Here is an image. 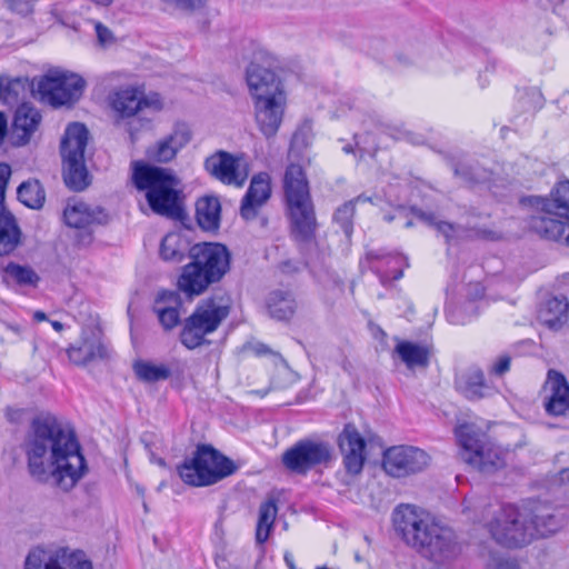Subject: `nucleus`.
Masks as SVG:
<instances>
[{
  "label": "nucleus",
  "mask_w": 569,
  "mask_h": 569,
  "mask_svg": "<svg viewBox=\"0 0 569 569\" xmlns=\"http://www.w3.org/2000/svg\"><path fill=\"white\" fill-rule=\"evenodd\" d=\"M23 448L28 472L39 483L51 478L56 487L68 492L88 472L76 432L64 429L51 415L32 419Z\"/></svg>",
  "instance_id": "1"
},
{
  "label": "nucleus",
  "mask_w": 569,
  "mask_h": 569,
  "mask_svg": "<svg viewBox=\"0 0 569 569\" xmlns=\"http://www.w3.org/2000/svg\"><path fill=\"white\" fill-rule=\"evenodd\" d=\"M392 520L395 530L401 539L426 558L442 561L455 557L459 551L455 532L430 520L413 506H398Z\"/></svg>",
  "instance_id": "2"
},
{
  "label": "nucleus",
  "mask_w": 569,
  "mask_h": 569,
  "mask_svg": "<svg viewBox=\"0 0 569 569\" xmlns=\"http://www.w3.org/2000/svg\"><path fill=\"white\" fill-rule=\"evenodd\" d=\"M131 180L138 191L144 192L147 203L156 214L182 220L186 217L181 180L172 169L142 160L131 163Z\"/></svg>",
  "instance_id": "3"
},
{
  "label": "nucleus",
  "mask_w": 569,
  "mask_h": 569,
  "mask_svg": "<svg viewBox=\"0 0 569 569\" xmlns=\"http://www.w3.org/2000/svg\"><path fill=\"white\" fill-rule=\"evenodd\" d=\"M190 262L183 266L178 288L188 298L206 292L230 272L232 254L220 242H198L189 248Z\"/></svg>",
  "instance_id": "4"
},
{
  "label": "nucleus",
  "mask_w": 569,
  "mask_h": 569,
  "mask_svg": "<svg viewBox=\"0 0 569 569\" xmlns=\"http://www.w3.org/2000/svg\"><path fill=\"white\" fill-rule=\"evenodd\" d=\"M283 200L290 236L299 244L315 240L318 228L309 182L300 164L291 163L283 176Z\"/></svg>",
  "instance_id": "5"
},
{
  "label": "nucleus",
  "mask_w": 569,
  "mask_h": 569,
  "mask_svg": "<svg viewBox=\"0 0 569 569\" xmlns=\"http://www.w3.org/2000/svg\"><path fill=\"white\" fill-rule=\"evenodd\" d=\"M520 204L530 211L527 217L528 228L541 238L559 240L569 227V181L558 182L550 192V198L527 196ZM569 246V232L566 237Z\"/></svg>",
  "instance_id": "6"
},
{
  "label": "nucleus",
  "mask_w": 569,
  "mask_h": 569,
  "mask_svg": "<svg viewBox=\"0 0 569 569\" xmlns=\"http://www.w3.org/2000/svg\"><path fill=\"white\" fill-rule=\"evenodd\" d=\"M238 466L211 445H198L192 457L177 466L180 479L191 487H208L233 475Z\"/></svg>",
  "instance_id": "7"
},
{
  "label": "nucleus",
  "mask_w": 569,
  "mask_h": 569,
  "mask_svg": "<svg viewBox=\"0 0 569 569\" xmlns=\"http://www.w3.org/2000/svg\"><path fill=\"white\" fill-rule=\"evenodd\" d=\"M88 139L87 127L81 122H71L67 126L60 143L63 181L76 192L83 191L91 183V176L84 162Z\"/></svg>",
  "instance_id": "8"
},
{
  "label": "nucleus",
  "mask_w": 569,
  "mask_h": 569,
  "mask_svg": "<svg viewBox=\"0 0 569 569\" xmlns=\"http://www.w3.org/2000/svg\"><path fill=\"white\" fill-rule=\"evenodd\" d=\"M456 437L461 448V459L481 473L490 475L506 466V452L476 426H459Z\"/></svg>",
  "instance_id": "9"
},
{
  "label": "nucleus",
  "mask_w": 569,
  "mask_h": 569,
  "mask_svg": "<svg viewBox=\"0 0 569 569\" xmlns=\"http://www.w3.org/2000/svg\"><path fill=\"white\" fill-rule=\"evenodd\" d=\"M229 313L230 306L219 303L216 297L201 300L184 320L180 342L189 350L209 345L206 336L214 332Z\"/></svg>",
  "instance_id": "10"
},
{
  "label": "nucleus",
  "mask_w": 569,
  "mask_h": 569,
  "mask_svg": "<svg viewBox=\"0 0 569 569\" xmlns=\"http://www.w3.org/2000/svg\"><path fill=\"white\" fill-rule=\"evenodd\" d=\"M488 528L497 543L507 548H520L535 539L530 515L522 513L512 505L502 506Z\"/></svg>",
  "instance_id": "11"
},
{
  "label": "nucleus",
  "mask_w": 569,
  "mask_h": 569,
  "mask_svg": "<svg viewBox=\"0 0 569 569\" xmlns=\"http://www.w3.org/2000/svg\"><path fill=\"white\" fill-rule=\"evenodd\" d=\"M335 459L333 448L328 441L305 438L282 453V465L291 473L306 476L317 468H328Z\"/></svg>",
  "instance_id": "12"
},
{
  "label": "nucleus",
  "mask_w": 569,
  "mask_h": 569,
  "mask_svg": "<svg viewBox=\"0 0 569 569\" xmlns=\"http://www.w3.org/2000/svg\"><path fill=\"white\" fill-rule=\"evenodd\" d=\"M84 79L72 72L54 69L37 82V93L52 107L72 106L82 96Z\"/></svg>",
  "instance_id": "13"
},
{
  "label": "nucleus",
  "mask_w": 569,
  "mask_h": 569,
  "mask_svg": "<svg viewBox=\"0 0 569 569\" xmlns=\"http://www.w3.org/2000/svg\"><path fill=\"white\" fill-rule=\"evenodd\" d=\"M277 59L263 48L253 52L246 69V81L252 99L281 93V81L272 68Z\"/></svg>",
  "instance_id": "14"
},
{
  "label": "nucleus",
  "mask_w": 569,
  "mask_h": 569,
  "mask_svg": "<svg viewBox=\"0 0 569 569\" xmlns=\"http://www.w3.org/2000/svg\"><path fill=\"white\" fill-rule=\"evenodd\" d=\"M66 352L71 363L86 367L96 361L108 360L111 350L100 323L89 322L81 328L78 341L70 345Z\"/></svg>",
  "instance_id": "15"
},
{
  "label": "nucleus",
  "mask_w": 569,
  "mask_h": 569,
  "mask_svg": "<svg viewBox=\"0 0 569 569\" xmlns=\"http://www.w3.org/2000/svg\"><path fill=\"white\" fill-rule=\"evenodd\" d=\"M23 569H93L92 562L82 550L61 548L48 553L34 548L26 557Z\"/></svg>",
  "instance_id": "16"
},
{
  "label": "nucleus",
  "mask_w": 569,
  "mask_h": 569,
  "mask_svg": "<svg viewBox=\"0 0 569 569\" xmlns=\"http://www.w3.org/2000/svg\"><path fill=\"white\" fill-rule=\"evenodd\" d=\"M429 461V455L420 448L396 446L385 451L382 466L387 473L400 478L422 471Z\"/></svg>",
  "instance_id": "17"
},
{
  "label": "nucleus",
  "mask_w": 569,
  "mask_h": 569,
  "mask_svg": "<svg viewBox=\"0 0 569 569\" xmlns=\"http://www.w3.org/2000/svg\"><path fill=\"white\" fill-rule=\"evenodd\" d=\"M11 177L8 163L0 162V256H9L21 243L22 232L16 217L6 208V190Z\"/></svg>",
  "instance_id": "18"
},
{
  "label": "nucleus",
  "mask_w": 569,
  "mask_h": 569,
  "mask_svg": "<svg viewBox=\"0 0 569 569\" xmlns=\"http://www.w3.org/2000/svg\"><path fill=\"white\" fill-rule=\"evenodd\" d=\"M338 447L346 471L352 476L359 475L366 461L367 443L355 425H345L338 436Z\"/></svg>",
  "instance_id": "19"
},
{
  "label": "nucleus",
  "mask_w": 569,
  "mask_h": 569,
  "mask_svg": "<svg viewBox=\"0 0 569 569\" xmlns=\"http://www.w3.org/2000/svg\"><path fill=\"white\" fill-rule=\"evenodd\" d=\"M284 104L283 92L253 99L256 122L267 139L277 134L282 122Z\"/></svg>",
  "instance_id": "20"
},
{
  "label": "nucleus",
  "mask_w": 569,
  "mask_h": 569,
  "mask_svg": "<svg viewBox=\"0 0 569 569\" xmlns=\"http://www.w3.org/2000/svg\"><path fill=\"white\" fill-rule=\"evenodd\" d=\"M204 169L226 184L242 187L248 178L246 168L231 153L220 150L204 160Z\"/></svg>",
  "instance_id": "21"
},
{
  "label": "nucleus",
  "mask_w": 569,
  "mask_h": 569,
  "mask_svg": "<svg viewBox=\"0 0 569 569\" xmlns=\"http://www.w3.org/2000/svg\"><path fill=\"white\" fill-rule=\"evenodd\" d=\"M190 140L191 132L187 124L178 123L170 134L147 149L146 157L152 162L167 163L174 159L178 151Z\"/></svg>",
  "instance_id": "22"
},
{
  "label": "nucleus",
  "mask_w": 569,
  "mask_h": 569,
  "mask_svg": "<svg viewBox=\"0 0 569 569\" xmlns=\"http://www.w3.org/2000/svg\"><path fill=\"white\" fill-rule=\"evenodd\" d=\"M535 539L546 538L559 531L568 521L563 507H553L547 503L537 505L530 513Z\"/></svg>",
  "instance_id": "23"
},
{
  "label": "nucleus",
  "mask_w": 569,
  "mask_h": 569,
  "mask_svg": "<svg viewBox=\"0 0 569 569\" xmlns=\"http://www.w3.org/2000/svg\"><path fill=\"white\" fill-rule=\"evenodd\" d=\"M367 258L373 263L371 269L377 273L383 286L401 279L405 268L409 266L407 257L401 253H386L377 250L369 251Z\"/></svg>",
  "instance_id": "24"
},
{
  "label": "nucleus",
  "mask_w": 569,
  "mask_h": 569,
  "mask_svg": "<svg viewBox=\"0 0 569 569\" xmlns=\"http://www.w3.org/2000/svg\"><path fill=\"white\" fill-rule=\"evenodd\" d=\"M64 222L76 229H88L91 226H106L110 216L101 206L84 202L68 204L63 211Z\"/></svg>",
  "instance_id": "25"
},
{
  "label": "nucleus",
  "mask_w": 569,
  "mask_h": 569,
  "mask_svg": "<svg viewBox=\"0 0 569 569\" xmlns=\"http://www.w3.org/2000/svg\"><path fill=\"white\" fill-rule=\"evenodd\" d=\"M271 194L270 178L266 172L252 177L250 186L241 200L240 216L250 221L257 217L258 208L262 206Z\"/></svg>",
  "instance_id": "26"
},
{
  "label": "nucleus",
  "mask_w": 569,
  "mask_h": 569,
  "mask_svg": "<svg viewBox=\"0 0 569 569\" xmlns=\"http://www.w3.org/2000/svg\"><path fill=\"white\" fill-rule=\"evenodd\" d=\"M455 389L466 399L475 401L489 397L491 387L486 382L483 371L478 367L457 372L453 381Z\"/></svg>",
  "instance_id": "27"
},
{
  "label": "nucleus",
  "mask_w": 569,
  "mask_h": 569,
  "mask_svg": "<svg viewBox=\"0 0 569 569\" xmlns=\"http://www.w3.org/2000/svg\"><path fill=\"white\" fill-rule=\"evenodd\" d=\"M547 386L550 396L545 402V409L550 416L569 415V383L566 377L556 370L548 371Z\"/></svg>",
  "instance_id": "28"
},
{
  "label": "nucleus",
  "mask_w": 569,
  "mask_h": 569,
  "mask_svg": "<svg viewBox=\"0 0 569 569\" xmlns=\"http://www.w3.org/2000/svg\"><path fill=\"white\" fill-rule=\"evenodd\" d=\"M42 116L40 111L29 102H22L14 111L12 129L18 133L17 146L27 144L37 131Z\"/></svg>",
  "instance_id": "29"
},
{
  "label": "nucleus",
  "mask_w": 569,
  "mask_h": 569,
  "mask_svg": "<svg viewBox=\"0 0 569 569\" xmlns=\"http://www.w3.org/2000/svg\"><path fill=\"white\" fill-rule=\"evenodd\" d=\"M264 308L271 319L289 322L297 311L298 303L292 291L274 289L266 296Z\"/></svg>",
  "instance_id": "30"
},
{
  "label": "nucleus",
  "mask_w": 569,
  "mask_h": 569,
  "mask_svg": "<svg viewBox=\"0 0 569 569\" xmlns=\"http://www.w3.org/2000/svg\"><path fill=\"white\" fill-rule=\"evenodd\" d=\"M568 312V299L565 296H555L540 305L538 318L549 329L558 330L567 322Z\"/></svg>",
  "instance_id": "31"
},
{
  "label": "nucleus",
  "mask_w": 569,
  "mask_h": 569,
  "mask_svg": "<svg viewBox=\"0 0 569 569\" xmlns=\"http://www.w3.org/2000/svg\"><path fill=\"white\" fill-rule=\"evenodd\" d=\"M132 368L137 379L146 383L167 380L173 375H177L178 377L183 375V368H180L178 362L170 365H156L146 360H137Z\"/></svg>",
  "instance_id": "32"
},
{
  "label": "nucleus",
  "mask_w": 569,
  "mask_h": 569,
  "mask_svg": "<svg viewBox=\"0 0 569 569\" xmlns=\"http://www.w3.org/2000/svg\"><path fill=\"white\" fill-rule=\"evenodd\" d=\"M452 170L462 183L471 188L488 183L492 176L490 170L473 159H462L453 162Z\"/></svg>",
  "instance_id": "33"
},
{
  "label": "nucleus",
  "mask_w": 569,
  "mask_h": 569,
  "mask_svg": "<svg viewBox=\"0 0 569 569\" xmlns=\"http://www.w3.org/2000/svg\"><path fill=\"white\" fill-rule=\"evenodd\" d=\"M395 352L410 370L429 367L431 349L427 346L405 340L397 343Z\"/></svg>",
  "instance_id": "34"
},
{
  "label": "nucleus",
  "mask_w": 569,
  "mask_h": 569,
  "mask_svg": "<svg viewBox=\"0 0 569 569\" xmlns=\"http://www.w3.org/2000/svg\"><path fill=\"white\" fill-rule=\"evenodd\" d=\"M28 91L37 93V86L34 87V83L30 82L27 77H0V102L3 104H17Z\"/></svg>",
  "instance_id": "35"
},
{
  "label": "nucleus",
  "mask_w": 569,
  "mask_h": 569,
  "mask_svg": "<svg viewBox=\"0 0 569 569\" xmlns=\"http://www.w3.org/2000/svg\"><path fill=\"white\" fill-rule=\"evenodd\" d=\"M221 204L216 196H204L196 202V219L202 230L213 231L220 226Z\"/></svg>",
  "instance_id": "36"
},
{
  "label": "nucleus",
  "mask_w": 569,
  "mask_h": 569,
  "mask_svg": "<svg viewBox=\"0 0 569 569\" xmlns=\"http://www.w3.org/2000/svg\"><path fill=\"white\" fill-rule=\"evenodd\" d=\"M110 104L121 119L131 118L141 111V92L131 87L121 89L113 94Z\"/></svg>",
  "instance_id": "37"
},
{
  "label": "nucleus",
  "mask_w": 569,
  "mask_h": 569,
  "mask_svg": "<svg viewBox=\"0 0 569 569\" xmlns=\"http://www.w3.org/2000/svg\"><path fill=\"white\" fill-rule=\"evenodd\" d=\"M1 273L3 282L7 284L14 283L19 287L37 288L41 280L40 276L30 266H22L12 261L2 268Z\"/></svg>",
  "instance_id": "38"
},
{
  "label": "nucleus",
  "mask_w": 569,
  "mask_h": 569,
  "mask_svg": "<svg viewBox=\"0 0 569 569\" xmlns=\"http://www.w3.org/2000/svg\"><path fill=\"white\" fill-rule=\"evenodd\" d=\"M278 513V507L274 499H268L259 507V516L256 528V541L263 545L273 528V523Z\"/></svg>",
  "instance_id": "39"
},
{
  "label": "nucleus",
  "mask_w": 569,
  "mask_h": 569,
  "mask_svg": "<svg viewBox=\"0 0 569 569\" xmlns=\"http://www.w3.org/2000/svg\"><path fill=\"white\" fill-rule=\"evenodd\" d=\"M17 197L26 207L37 210L43 207L46 191L39 180L30 179L18 187Z\"/></svg>",
  "instance_id": "40"
},
{
  "label": "nucleus",
  "mask_w": 569,
  "mask_h": 569,
  "mask_svg": "<svg viewBox=\"0 0 569 569\" xmlns=\"http://www.w3.org/2000/svg\"><path fill=\"white\" fill-rule=\"evenodd\" d=\"M410 211L426 224L436 228V230L442 234L447 242H450L456 233L460 230L459 224H455L448 221H438L435 213L426 212L419 208L411 207Z\"/></svg>",
  "instance_id": "41"
},
{
  "label": "nucleus",
  "mask_w": 569,
  "mask_h": 569,
  "mask_svg": "<svg viewBox=\"0 0 569 569\" xmlns=\"http://www.w3.org/2000/svg\"><path fill=\"white\" fill-rule=\"evenodd\" d=\"M361 197H356L346 201L333 213V222L340 227L345 236L350 239L353 232V217L356 212V204Z\"/></svg>",
  "instance_id": "42"
},
{
  "label": "nucleus",
  "mask_w": 569,
  "mask_h": 569,
  "mask_svg": "<svg viewBox=\"0 0 569 569\" xmlns=\"http://www.w3.org/2000/svg\"><path fill=\"white\" fill-rule=\"evenodd\" d=\"M479 315V305L476 300H466L459 306L446 310L447 320L452 325L463 326Z\"/></svg>",
  "instance_id": "43"
},
{
  "label": "nucleus",
  "mask_w": 569,
  "mask_h": 569,
  "mask_svg": "<svg viewBox=\"0 0 569 569\" xmlns=\"http://www.w3.org/2000/svg\"><path fill=\"white\" fill-rule=\"evenodd\" d=\"M181 243L182 240L178 233H168L160 243V257L164 261H181L184 258V249Z\"/></svg>",
  "instance_id": "44"
},
{
  "label": "nucleus",
  "mask_w": 569,
  "mask_h": 569,
  "mask_svg": "<svg viewBox=\"0 0 569 569\" xmlns=\"http://www.w3.org/2000/svg\"><path fill=\"white\" fill-rule=\"evenodd\" d=\"M312 141V122L306 120L299 126L291 138V148L302 150Z\"/></svg>",
  "instance_id": "45"
},
{
  "label": "nucleus",
  "mask_w": 569,
  "mask_h": 569,
  "mask_svg": "<svg viewBox=\"0 0 569 569\" xmlns=\"http://www.w3.org/2000/svg\"><path fill=\"white\" fill-rule=\"evenodd\" d=\"M154 311L158 315V319L166 330L174 328L179 323V311L174 307H157Z\"/></svg>",
  "instance_id": "46"
},
{
  "label": "nucleus",
  "mask_w": 569,
  "mask_h": 569,
  "mask_svg": "<svg viewBox=\"0 0 569 569\" xmlns=\"http://www.w3.org/2000/svg\"><path fill=\"white\" fill-rule=\"evenodd\" d=\"M163 3L172 6L173 8L184 11L193 12L203 8L208 0H161Z\"/></svg>",
  "instance_id": "47"
},
{
  "label": "nucleus",
  "mask_w": 569,
  "mask_h": 569,
  "mask_svg": "<svg viewBox=\"0 0 569 569\" xmlns=\"http://www.w3.org/2000/svg\"><path fill=\"white\" fill-rule=\"evenodd\" d=\"M34 0H6L8 8L21 16H27L33 10Z\"/></svg>",
  "instance_id": "48"
},
{
  "label": "nucleus",
  "mask_w": 569,
  "mask_h": 569,
  "mask_svg": "<svg viewBox=\"0 0 569 569\" xmlns=\"http://www.w3.org/2000/svg\"><path fill=\"white\" fill-rule=\"evenodd\" d=\"M418 63L415 54L409 52H398L395 54V68H407Z\"/></svg>",
  "instance_id": "49"
},
{
  "label": "nucleus",
  "mask_w": 569,
  "mask_h": 569,
  "mask_svg": "<svg viewBox=\"0 0 569 569\" xmlns=\"http://www.w3.org/2000/svg\"><path fill=\"white\" fill-rule=\"evenodd\" d=\"M94 29H96L97 38H98V41L100 44L106 46L113 41V34H112L111 30L108 27H106L103 23H101L99 21L96 22Z\"/></svg>",
  "instance_id": "50"
},
{
  "label": "nucleus",
  "mask_w": 569,
  "mask_h": 569,
  "mask_svg": "<svg viewBox=\"0 0 569 569\" xmlns=\"http://www.w3.org/2000/svg\"><path fill=\"white\" fill-rule=\"evenodd\" d=\"M511 358L508 355H502L492 366L491 372L496 376H502L510 369Z\"/></svg>",
  "instance_id": "51"
},
{
  "label": "nucleus",
  "mask_w": 569,
  "mask_h": 569,
  "mask_svg": "<svg viewBox=\"0 0 569 569\" xmlns=\"http://www.w3.org/2000/svg\"><path fill=\"white\" fill-rule=\"evenodd\" d=\"M144 108H150V109H153L156 111L161 110L162 109V101H161L160 97L158 94H153V96H150V97H144L141 93V110H143Z\"/></svg>",
  "instance_id": "52"
},
{
  "label": "nucleus",
  "mask_w": 569,
  "mask_h": 569,
  "mask_svg": "<svg viewBox=\"0 0 569 569\" xmlns=\"http://www.w3.org/2000/svg\"><path fill=\"white\" fill-rule=\"evenodd\" d=\"M492 569H520L518 562L510 558H493Z\"/></svg>",
  "instance_id": "53"
},
{
  "label": "nucleus",
  "mask_w": 569,
  "mask_h": 569,
  "mask_svg": "<svg viewBox=\"0 0 569 569\" xmlns=\"http://www.w3.org/2000/svg\"><path fill=\"white\" fill-rule=\"evenodd\" d=\"M475 233L478 238L485 240L497 241L501 239V234L499 232L486 228H479Z\"/></svg>",
  "instance_id": "54"
},
{
  "label": "nucleus",
  "mask_w": 569,
  "mask_h": 569,
  "mask_svg": "<svg viewBox=\"0 0 569 569\" xmlns=\"http://www.w3.org/2000/svg\"><path fill=\"white\" fill-rule=\"evenodd\" d=\"M342 103L345 106H347L348 109H350V110H352V109L363 110L366 107L365 99L360 98V97H353L352 99L349 97H346L345 100L342 101Z\"/></svg>",
  "instance_id": "55"
},
{
  "label": "nucleus",
  "mask_w": 569,
  "mask_h": 569,
  "mask_svg": "<svg viewBox=\"0 0 569 569\" xmlns=\"http://www.w3.org/2000/svg\"><path fill=\"white\" fill-rule=\"evenodd\" d=\"M8 133V118L4 112L0 111V147L3 144Z\"/></svg>",
  "instance_id": "56"
},
{
  "label": "nucleus",
  "mask_w": 569,
  "mask_h": 569,
  "mask_svg": "<svg viewBox=\"0 0 569 569\" xmlns=\"http://www.w3.org/2000/svg\"><path fill=\"white\" fill-rule=\"evenodd\" d=\"M406 213H407V209L403 206H399L396 208L395 213H386L383 216V220L386 222L390 223L393 220L406 216Z\"/></svg>",
  "instance_id": "57"
},
{
  "label": "nucleus",
  "mask_w": 569,
  "mask_h": 569,
  "mask_svg": "<svg viewBox=\"0 0 569 569\" xmlns=\"http://www.w3.org/2000/svg\"><path fill=\"white\" fill-rule=\"evenodd\" d=\"M216 565L218 569H241L239 566L230 563V561L224 556H217Z\"/></svg>",
  "instance_id": "58"
},
{
  "label": "nucleus",
  "mask_w": 569,
  "mask_h": 569,
  "mask_svg": "<svg viewBox=\"0 0 569 569\" xmlns=\"http://www.w3.org/2000/svg\"><path fill=\"white\" fill-rule=\"evenodd\" d=\"M253 351L257 356H264L271 353V349L267 345L261 342L257 343L253 347Z\"/></svg>",
  "instance_id": "59"
},
{
  "label": "nucleus",
  "mask_w": 569,
  "mask_h": 569,
  "mask_svg": "<svg viewBox=\"0 0 569 569\" xmlns=\"http://www.w3.org/2000/svg\"><path fill=\"white\" fill-rule=\"evenodd\" d=\"M558 481L561 485H569V467L563 468L558 472Z\"/></svg>",
  "instance_id": "60"
},
{
  "label": "nucleus",
  "mask_w": 569,
  "mask_h": 569,
  "mask_svg": "<svg viewBox=\"0 0 569 569\" xmlns=\"http://www.w3.org/2000/svg\"><path fill=\"white\" fill-rule=\"evenodd\" d=\"M3 326H4L8 330L12 331L14 335H17V336H19V337L21 336V333H22V331H23V330H22V327H21V326H19V325H17V323L3 322Z\"/></svg>",
  "instance_id": "61"
},
{
  "label": "nucleus",
  "mask_w": 569,
  "mask_h": 569,
  "mask_svg": "<svg viewBox=\"0 0 569 569\" xmlns=\"http://www.w3.org/2000/svg\"><path fill=\"white\" fill-rule=\"evenodd\" d=\"M173 298H174V295L172 292H170V291H161L157 296L156 303L158 305V303H160V302H162V301H164L167 299L170 300V299H173Z\"/></svg>",
  "instance_id": "62"
},
{
  "label": "nucleus",
  "mask_w": 569,
  "mask_h": 569,
  "mask_svg": "<svg viewBox=\"0 0 569 569\" xmlns=\"http://www.w3.org/2000/svg\"><path fill=\"white\" fill-rule=\"evenodd\" d=\"M283 559H284V562H286V565H287V567H288L289 569H298V568L296 567L295 558H293L292 553H290V552H288V551H287V552L284 553V556H283Z\"/></svg>",
  "instance_id": "63"
},
{
  "label": "nucleus",
  "mask_w": 569,
  "mask_h": 569,
  "mask_svg": "<svg viewBox=\"0 0 569 569\" xmlns=\"http://www.w3.org/2000/svg\"><path fill=\"white\" fill-rule=\"evenodd\" d=\"M33 319L36 321H43L47 320V315L43 311L38 310L33 313Z\"/></svg>",
  "instance_id": "64"
}]
</instances>
